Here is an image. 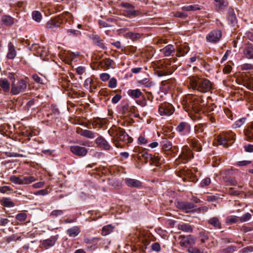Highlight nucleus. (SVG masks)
Listing matches in <instances>:
<instances>
[{
	"label": "nucleus",
	"instance_id": "1",
	"mask_svg": "<svg viewBox=\"0 0 253 253\" xmlns=\"http://www.w3.org/2000/svg\"><path fill=\"white\" fill-rule=\"evenodd\" d=\"M111 137V141L117 148H123L125 145L132 142L133 139L126 132L125 129L113 126L108 130Z\"/></svg>",
	"mask_w": 253,
	"mask_h": 253
},
{
	"label": "nucleus",
	"instance_id": "2",
	"mask_svg": "<svg viewBox=\"0 0 253 253\" xmlns=\"http://www.w3.org/2000/svg\"><path fill=\"white\" fill-rule=\"evenodd\" d=\"M148 151V150L140 147H135L134 149V152L137 153L138 159H140L142 157L144 158L146 163L149 161L151 165H154L156 167L160 166L164 161V158L158 154L156 156L149 154Z\"/></svg>",
	"mask_w": 253,
	"mask_h": 253
},
{
	"label": "nucleus",
	"instance_id": "3",
	"mask_svg": "<svg viewBox=\"0 0 253 253\" xmlns=\"http://www.w3.org/2000/svg\"><path fill=\"white\" fill-rule=\"evenodd\" d=\"M189 80L192 89L199 92H207L212 88L211 83L208 79L191 76L189 77Z\"/></svg>",
	"mask_w": 253,
	"mask_h": 253
},
{
	"label": "nucleus",
	"instance_id": "4",
	"mask_svg": "<svg viewBox=\"0 0 253 253\" xmlns=\"http://www.w3.org/2000/svg\"><path fill=\"white\" fill-rule=\"evenodd\" d=\"M204 99L201 96H195L192 99L193 104H192L191 109L192 112L196 114H200L201 112H206L208 113H211L212 115L214 114L213 112L216 108L214 104L212 103L204 106V104L201 105L204 102Z\"/></svg>",
	"mask_w": 253,
	"mask_h": 253
},
{
	"label": "nucleus",
	"instance_id": "5",
	"mask_svg": "<svg viewBox=\"0 0 253 253\" xmlns=\"http://www.w3.org/2000/svg\"><path fill=\"white\" fill-rule=\"evenodd\" d=\"M71 14L67 12L51 18L46 24V28L50 29L58 28L62 24H66L67 19L70 18Z\"/></svg>",
	"mask_w": 253,
	"mask_h": 253
},
{
	"label": "nucleus",
	"instance_id": "6",
	"mask_svg": "<svg viewBox=\"0 0 253 253\" xmlns=\"http://www.w3.org/2000/svg\"><path fill=\"white\" fill-rule=\"evenodd\" d=\"M28 81V78H25L19 80L16 84H12L11 93L13 95H17L21 92H25L27 87Z\"/></svg>",
	"mask_w": 253,
	"mask_h": 253
},
{
	"label": "nucleus",
	"instance_id": "7",
	"mask_svg": "<svg viewBox=\"0 0 253 253\" xmlns=\"http://www.w3.org/2000/svg\"><path fill=\"white\" fill-rule=\"evenodd\" d=\"M175 69L174 67L170 66L169 61H165L158 66L156 73L159 77H162L171 74Z\"/></svg>",
	"mask_w": 253,
	"mask_h": 253
},
{
	"label": "nucleus",
	"instance_id": "8",
	"mask_svg": "<svg viewBox=\"0 0 253 253\" xmlns=\"http://www.w3.org/2000/svg\"><path fill=\"white\" fill-rule=\"evenodd\" d=\"M124 8V15L128 18L135 17L141 14V12L135 10L134 6L128 2H122L121 4Z\"/></svg>",
	"mask_w": 253,
	"mask_h": 253
},
{
	"label": "nucleus",
	"instance_id": "9",
	"mask_svg": "<svg viewBox=\"0 0 253 253\" xmlns=\"http://www.w3.org/2000/svg\"><path fill=\"white\" fill-rule=\"evenodd\" d=\"M222 36L221 30L215 29L210 32L206 37L207 42L211 44H216L220 41Z\"/></svg>",
	"mask_w": 253,
	"mask_h": 253
},
{
	"label": "nucleus",
	"instance_id": "10",
	"mask_svg": "<svg viewBox=\"0 0 253 253\" xmlns=\"http://www.w3.org/2000/svg\"><path fill=\"white\" fill-rule=\"evenodd\" d=\"M175 111L174 106L167 102H164L159 105L158 112L161 116H170Z\"/></svg>",
	"mask_w": 253,
	"mask_h": 253
},
{
	"label": "nucleus",
	"instance_id": "11",
	"mask_svg": "<svg viewBox=\"0 0 253 253\" xmlns=\"http://www.w3.org/2000/svg\"><path fill=\"white\" fill-rule=\"evenodd\" d=\"M194 157L192 151L187 145L182 147L181 154L178 159L181 160V162L185 163Z\"/></svg>",
	"mask_w": 253,
	"mask_h": 253
},
{
	"label": "nucleus",
	"instance_id": "12",
	"mask_svg": "<svg viewBox=\"0 0 253 253\" xmlns=\"http://www.w3.org/2000/svg\"><path fill=\"white\" fill-rule=\"evenodd\" d=\"M176 130L182 136L188 135L191 131V126L187 122H180L176 126Z\"/></svg>",
	"mask_w": 253,
	"mask_h": 253
},
{
	"label": "nucleus",
	"instance_id": "13",
	"mask_svg": "<svg viewBox=\"0 0 253 253\" xmlns=\"http://www.w3.org/2000/svg\"><path fill=\"white\" fill-rule=\"evenodd\" d=\"M196 207V206L193 203L184 201L178 202L176 204V207L178 209L185 211L186 213H193Z\"/></svg>",
	"mask_w": 253,
	"mask_h": 253
},
{
	"label": "nucleus",
	"instance_id": "14",
	"mask_svg": "<svg viewBox=\"0 0 253 253\" xmlns=\"http://www.w3.org/2000/svg\"><path fill=\"white\" fill-rule=\"evenodd\" d=\"M70 150L74 155L79 157H84L88 153V150L85 147L78 145L71 146Z\"/></svg>",
	"mask_w": 253,
	"mask_h": 253
},
{
	"label": "nucleus",
	"instance_id": "15",
	"mask_svg": "<svg viewBox=\"0 0 253 253\" xmlns=\"http://www.w3.org/2000/svg\"><path fill=\"white\" fill-rule=\"evenodd\" d=\"M97 146L105 151H109L113 149L109 143L102 136L99 134L95 140Z\"/></svg>",
	"mask_w": 253,
	"mask_h": 253
},
{
	"label": "nucleus",
	"instance_id": "16",
	"mask_svg": "<svg viewBox=\"0 0 253 253\" xmlns=\"http://www.w3.org/2000/svg\"><path fill=\"white\" fill-rule=\"evenodd\" d=\"M77 132L81 136L89 139H93L96 136L99 135L98 133L94 132L93 131L88 129H83L80 127L77 129Z\"/></svg>",
	"mask_w": 253,
	"mask_h": 253
},
{
	"label": "nucleus",
	"instance_id": "17",
	"mask_svg": "<svg viewBox=\"0 0 253 253\" xmlns=\"http://www.w3.org/2000/svg\"><path fill=\"white\" fill-rule=\"evenodd\" d=\"M207 127V124H199L195 126L194 132L198 136V137L201 140V138L204 137L206 134L205 128Z\"/></svg>",
	"mask_w": 253,
	"mask_h": 253
},
{
	"label": "nucleus",
	"instance_id": "18",
	"mask_svg": "<svg viewBox=\"0 0 253 253\" xmlns=\"http://www.w3.org/2000/svg\"><path fill=\"white\" fill-rule=\"evenodd\" d=\"M227 19L229 24L232 27H234L237 24V18L234 10L230 7L227 11Z\"/></svg>",
	"mask_w": 253,
	"mask_h": 253
},
{
	"label": "nucleus",
	"instance_id": "19",
	"mask_svg": "<svg viewBox=\"0 0 253 253\" xmlns=\"http://www.w3.org/2000/svg\"><path fill=\"white\" fill-rule=\"evenodd\" d=\"M99 66L104 70H108L110 68L114 69L115 68V62L110 58H105L99 63Z\"/></svg>",
	"mask_w": 253,
	"mask_h": 253
},
{
	"label": "nucleus",
	"instance_id": "20",
	"mask_svg": "<svg viewBox=\"0 0 253 253\" xmlns=\"http://www.w3.org/2000/svg\"><path fill=\"white\" fill-rule=\"evenodd\" d=\"M174 85L172 80H168L161 82V90L165 94L173 89Z\"/></svg>",
	"mask_w": 253,
	"mask_h": 253
},
{
	"label": "nucleus",
	"instance_id": "21",
	"mask_svg": "<svg viewBox=\"0 0 253 253\" xmlns=\"http://www.w3.org/2000/svg\"><path fill=\"white\" fill-rule=\"evenodd\" d=\"M90 39L92 41L93 43L100 48L102 49H107V47L103 42V40L98 35L92 34L89 36Z\"/></svg>",
	"mask_w": 253,
	"mask_h": 253
},
{
	"label": "nucleus",
	"instance_id": "22",
	"mask_svg": "<svg viewBox=\"0 0 253 253\" xmlns=\"http://www.w3.org/2000/svg\"><path fill=\"white\" fill-rule=\"evenodd\" d=\"M245 139L249 142H253V122L244 129Z\"/></svg>",
	"mask_w": 253,
	"mask_h": 253
},
{
	"label": "nucleus",
	"instance_id": "23",
	"mask_svg": "<svg viewBox=\"0 0 253 253\" xmlns=\"http://www.w3.org/2000/svg\"><path fill=\"white\" fill-rule=\"evenodd\" d=\"M125 182L126 185L129 187L140 188L142 186V182L135 179L126 178L125 179Z\"/></svg>",
	"mask_w": 253,
	"mask_h": 253
},
{
	"label": "nucleus",
	"instance_id": "24",
	"mask_svg": "<svg viewBox=\"0 0 253 253\" xmlns=\"http://www.w3.org/2000/svg\"><path fill=\"white\" fill-rule=\"evenodd\" d=\"M188 142L192 145L193 148L197 152H200L202 150V146L200 140L195 137H189L187 139Z\"/></svg>",
	"mask_w": 253,
	"mask_h": 253
},
{
	"label": "nucleus",
	"instance_id": "25",
	"mask_svg": "<svg viewBox=\"0 0 253 253\" xmlns=\"http://www.w3.org/2000/svg\"><path fill=\"white\" fill-rule=\"evenodd\" d=\"M17 55V52L15 47L11 42H9L8 44V52L7 53L6 57L8 59H13Z\"/></svg>",
	"mask_w": 253,
	"mask_h": 253
},
{
	"label": "nucleus",
	"instance_id": "26",
	"mask_svg": "<svg viewBox=\"0 0 253 253\" xmlns=\"http://www.w3.org/2000/svg\"><path fill=\"white\" fill-rule=\"evenodd\" d=\"M0 205L5 208H12L15 206V203L9 197L0 198Z\"/></svg>",
	"mask_w": 253,
	"mask_h": 253
},
{
	"label": "nucleus",
	"instance_id": "27",
	"mask_svg": "<svg viewBox=\"0 0 253 253\" xmlns=\"http://www.w3.org/2000/svg\"><path fill=\"white\" fill-rule=\"evenodd\" d=\"M127 94L129 96L134 99L141 98V97H143L144 95L140 89L138 88L135 89H129L127 91Z\"/></svg>",
	"mask_w": 253,
	"mask_h": 253
},
{
	"label": "nucleus",
	"instance_id": "28",
	"mask_svg": "<svg viewBox=\"0 0 253 253\" xmlns=\"http://www.w3.org/2000/svg\"><path fill=\"white\" fill-rule=\"evenodd\" d=\"M189 50L190 48L188 45H181L177 48L176 56L178 57L183 56L189 52Z\"/></svg>",
	"mask_w": 253,
	"mask_h": 253
},
{
	"label": "nucleus",
	"instance_id": "29",
	"mask_svg": "<svg viewBox=\"0 0 253 253\" xmlns=\"http://www.w3.org/2000/svg\"><path fill=\"white\" fill-rule=\"evenodd\" d=\"M243 52L247 58L253 59V44H248L244 48Z\"/></svg>",
	"mask_w": 253,
	"mask_h": 253
},
{
	"label": "nucleus",
	"instance_id": "30",
	"mask_svg": "<svg viewBox=\"0 0 253 253\" xmlns=\"http://www.w3.org/2000/svg\"><path fill=\"white\" fill-rule=\"evenodd\" d=\"M1 21L5 26L10 27L14 23V18L8 15H3L2 16Z\"/></svg>",
	"mask_w": 253,
	"mask_h": 253
},
{
	"label": "nucleus",
	"instance_id": "31",
	"mask_svg": "<svg viewBox=\"0 0 253 253\" xmlns=\"http://www.w3.org/2000/svg\"><path fill=\"white\" fill-rule=\"evenodd\" d=\"M214 2L215 7L217 10L224 9L228 4L226 0H214Z\"/></svg>",
	"mask_w": 253,
	"mask_h": 253
},
{
	"label": "nucleus",
	"instance_id": "32",
	"mask_svg": "<svg viewBox=\"0 0 253 253\" xmlns=\"http://www.w3.org/2000/svg\"><path fill=\"white\" fill-rule=\"evenodd\" d=\"M180 244L181 246L189 249L195 244V240L194 238H182Z\"/></svg>",
	"mask_w": 253,
	"mask_h": 253
},
{
	"label": "nucleus",
	"instance_id": "33",
	"mask_svg": "<svg viewBox=\"0 0 253 253\" xmlns=\"http://www.w3.org/2000/svg\"><path fill=\"white\" fill-rule=\"evenodd\" d=\"M163 53L165 56L173 55L175 53V48L172 44H168L163 49Z\"/></svg>",
	"mask_w": 253,
	"mask_h": 253
},
{
	"label": "nucleus",
	"instance_id": "34",
	"mask_svg": "<svg viewBox=\"0 0 253 253\" xmlns=\"http://www.w3.org/2000/svg\"><path fill=\"white\" fill-rule=\"evenodd\" d=\"M0 87L5 92H8L10 90V83L6 79H0Z\"/></svg>",
	"mask_w": 253,
	"mask_h": 253
},
{
	"label": "nucleus",
	"instance_id": "35",
	"mask_svg": "<svg viewBox=\"0 0 253 253\" xmlns=\"http://www.w3.org/2000/svg\"><path fill=\"white\" fill-rule=\"evenodd\" d=\"M95 242L94 238H84V243L85 244L86 248L91 250H95L97 248Z\"/></svg>",
	"mask_w": 253,
	"mask_h": 253
},
{
	"label": "nucleus",
	"instance_id": "36",
	"mask_svg": "<svg viewBox=\"0 0 253 253\" xmlns=\"http://www.w3.org/2000/svg\"><path fill=\"white\" fill-rule=\"evenodd\" d=\"M51 113L47 114V117L53 116L54 118H58L60 115V111L57 106L54 104L51 105L50 107Z\"/></svg>",
	"mask_w": 253,
	"mask_h": 253
},
{
	"label": "nucleus",
	"instance_id": "37",
	"mask_svg": "<svg viewBox=\"0 0 253 253\" xmlns=\"http://www.w3.org/2000/svg\"><path fill=\"white\" fill-rule=\"evenodd\" d=\"M178 229L182 230L186 232L191 233L192 232L193 228L191 225L188 223L182 222L177 225Z\"/></svg>",
	"mask_w": 253,
	"mask_h": 253
},
{
	"label": "nucleus",
	"instance_id": "38",
	"mask_svg": "<svg viewBox=\"0 0 253 253\" xmlns=\"http://www.w3.org/2000/svg\"><path fill=\"white\" fill-rule=\"evenodd\" d=\"M160 144L163 150L165 151H169L172 148L171 142L166 138L164 139L160 142Z\"/></svg>",
	"mask_w": 253,
	"mask_h": 253
},
{
	"label": "nucleus",
	"instance_id": "39",
	"mask_svg": "<svg viewBox=\"0 0 253 253\" xmlns=\"http://www.w3.org/2000/svg\"><path fill=\"white\" fill-rule=\"evenodd\" d=\"M27 218V214L24 212L19 213L15 216V221L18 224H22L25 221Z\"/></svg>",
	"mask_w": 253,
	"mask_h": 253
},
{
	"label": "nucleus",
	"instance_id": "40",
	"mask_svg": "<svg viewBox=\"0 0 253 253\" xmlns=\"http://www.w3.org/2000/svg\"><path fill=\"white\" fill-rule=\"evenodd\" d=\"M115 226L112 225V224L107 225L104 226L102 229L101 234L102 236H107L111 233L113 229H114Z\"/></svg>",
	"mask_w": 253,
	"mask_h": 253
},
{
	"label": "nucleus",
	"instance_id": "41",
	"mask_svg": "<svg viewBox=\"0 0 253 253\" xmlns=\"http://www.w3.org/2000/svg\"><path fill=\"white\" fill-rule=\"evenodd\" d=\"M79 227L74 226L67 230V233L70 237H76L79 235L80 232Z\"/></svg>",
	"mask_w": 253,
	"mask_h": 253
},
{
	"label": "nucleus",
	"instance_id": "42",
	"mask_svg": "<svg viewBox=\"0 0 253 253\" xmlns=\"http://www.w3.org/2000/svg\"><path fill=\"white\" fill-rule=\"evenodd\" d=\"M228 138L225 136V134H223L220 135L217 140L218 144L220 145H223L225 147H228L229 146L228 142L227 141Z\"/></svg>",
	"mask_w": 253,
	"mask_h": 253
},
{
	"label": "nucleus",
	"instance_id": "43",
	"mask_svg": "<svg viewBox=\"0 0 253 253\" xmlns=\"http://www.w3.org/2000/svg\"><path fill=\"white\" fill-rule=\"evenodd\" d=\"M182 10L184 11H196L200 10L201 6L198 4L189 5L187 6H184L181 7Z\"/></svg>",
	"mask_w": 253,
	"mask_h": 253
},
{
	"label": "nucleus",
	"instance_id": "44",
	"mask_svg": "<svg viewBox=\"0 0 253 253\" xmlns=\"http://www.w3.org/2000/svg\"><path fill=\"white\" fill-rule=\"evenodd\" d=\"M208 223L211 225L215 228H221V223L218 219L216 217L210 218L208 220Z\"/></svg>",
	"mask_w": 253,
	"mask_h": 253
},
{
	"label": "nucleus",
	"instance_id": "45",
	"mask_svg": "<svg viewBox=\"0 0 253 253\" xmlns=\"http://www.w3.org/2000/svg\"><path fill=\"white\" fill-rule=\"evenodd\" d=\"M55 238H47L42 241V245L45 248L53 246L55 243Z\"/></svg>",
	"mask_w": 253,
	"mask_h": 253
},
{
	"label": "nucleus",
	"instance_id": "46",
	"mask_svg": "<svg viewBox=\"0 0 253 253\" xmlns=\"http://www.w3.org/2000/svg\"><path fill=\"white\" fill-rule=\"evenodd\" d=\"M136 110V108L135 106H129L128 105H126L123 106V111L125 114L128 113H135Z\"/></svg>",
	"mask_w": 253,
	"mask_h": 253
},
{
	"label": "nucleus",
	"instance_id": "47",
	"mask_svg": "<svg viewBox=\"0 0 253 253\" xmlns=\"http://www.w3.org/2000/svg\"><path fill=\"white\" fill-rule=\"evenodd\" d=\"M126 36L127 38H129L133 41H136L141 37V35L139 33L131 32L127 33L126 34Z\"/></svg>",
	"mask_w": 253,
	"mask_h": 253
},
{
	"label": "nucleus",
	"instance_id": "48",
	"mask_svg": "<svg viewBox=\"0 0 253 253\" xmlns=\"http://www.w3.org/2000/svg\"><path fill=\"white\" fill-rule=\"evenodd\" d=\"M227 223L228 224H234L240 221V217L235 215H231L227 217Z\"/></svg>",
	"mask_w": 253,
	"mask_h": 253
},
{
	"label": "nucleus",
	"instance_id": "49",
	"mask_svg": "<svg viewBox=\"0 0 253 253\" xmlns=\"http://www.w3.org/2000/svg\"><path fill=\"white\" fill-rule=\"evenodd\" d=\"M67 34L68 36L79 37L81 35V32L77 30L69 29L67 30Z\"/></svg>",
	"mask_w": 253,
	"mask_h": 253
},
{
	"label": "nucleus",
	"instance_id": "50",
	"mask_svg": "<svg viewBox=\"0 0 253 253\" xmlns=\"http://www.w3.org/2000/svg\"><path fill=\"white\" fill-rule=\"evenodd\" d=\"M32 18L36 22H40L42 18V14L39 11H34L32 12Z\"/></svg>",
	"mask_w": 253,
	"mask_h": 253
},
{
	"label": "nucleus",
	"instance_id": "51",
	"mask_svg": "<svg viewBox=\"0 0 253 253\" xmlns=\"http://www.w3.org/2000/svg\"><path fill=\"white\" fill-rule=\"evenodd\" d=\"M35 181L34 176H24L22 178V184H28Z\"/></svg>",
	"mask_w": 253,
	"mask_h": 253
},
{
	"label": "nucleus",
	"instance_id": "52",
	"mask_svg": "<svg viewBox=\"0 0 253 253\" xmlns=\"http://www.w3.org/2000/svg\"><path fill=\"white\" fill-rule=\"evenodd\" d=\"M138 144L140 145H145L148 142V139L146 138L144 134H141L138 137L137 139Z\"/></svg>",
	"mask_w": 253,
	"mask_h": 253
},
{
	"label": "nucleus",
	"instance_id": "53",
	"mask_svg": "<svg viewBox=\"0 0 253 253\" xmlns=\"http://www.w3.org/2000/svg\"><path fill=\"white\" fill-rule=\"evenodd\" d=\"M38 102V99H35L34 98L30 99L25 106V109L29 110L32 107L34 106Z\"/></svg>",
	"mask_w": 253,
	"mask_h": 253
},
{
	"label": "nucleus",
	"instance_id": "54",
	"mask_svg": "<svg viewBox=\"0 0 253 253\" xmlns=\"http://www.w3.org/2000/svg\"><path fill=\"white\" fill-rule=\"evenodd\" d=\"M246 121L245 118H242L237 120L233 125V127L234 128H238L245 124Z\"/></svg>",
	"mask_w": 253,
	"mask_h": 253
},
{
	"label": "nucleus",
	"instance_id": "55",
	"mask_svg": "<svg viewBox=\"0 0 253 253\" xmlns=\"http://www.w3.org/2000/svg\"><path fill=\"white\" fill-rule=\"evenodd\" d=\"M136 47L135 46H133L132 45L128 46L125 48L124 52L126 54L134 53L136 51Z\"/></svg>",
	"mask_w": 253,
	"mask_h": 253
},
{
	"label": "nucleus",
	"instance_id": "56",
	"mask_svg": "<svg viewBox=\"0 0 253 253\" xmlns=\"http://www.w3.org/2000/svg\"><path fill=\"white\" fill-rule=\"evenodd\" d=\"M252 217V215L249 212L244 214L241 217H240V222H244L249 221Z\"/></svg>",
	"mask_w": 253,
	"mask_h": 253
},
{
	"label": "nucleus",
	"instance_id": "57",
	"mask_svg": "<svg viewBox=\"0 0 253 253\" xmlns=\"http://www.w3.org/2000/svg\"><path fill=\"white\" fill-rule=\"evenodd\" d=\"M225 136L228 138L227 141L229 143L230 141H235L236 139V134L232 131H229L224 134Z\"/></svg>",
	"mask_w": 253,
	"mask_h": 253
},
{
	"label": "nucleus",
	"instance_id": "58",
	"mask_svg": "<svg viewBox=\"0 0 253 253\" xmlns=\"http://www.w3.org/2000/svg\"><path fill=\"white\" fill-rule=\"evenodd\" d=\"M93 84V81L90 78H87L84 82V86L86 89H90V86Z\"/></svg>",
	"mask_w": 253,
	"mask_h": 253
},
{
	"label": "nucleus",
	"instance_id": "59",
	"mask_svg": "<svg viewBox=\"0 0 253 253\" xmlns=\"http://www.w3.org/2000/svg\"><path fill=\"white\" fill-rule=\"evenodd\" d=\"M211 182V180L210 178L209 177H206L204 179H203L201 183H200V186L201 187H205L207 186H209Z\"/></svg>",
	"mask_w": 253,
	"mask_h": 253
},
{
	"label": "nucleus",
	"instance_id": "60",
	"mask_svg": "<svg viewBox=\"0 0 253 253\" xmlns=\"http://www.w3.org/2000/svg\"><path fill=\"white\" fill-rule=\"evenodd\" d=\"M117 81L116 78H111L108 84V87L111 88H114L117 86Z\"/></svg>",
	"mask_w": 253,
	"mask_h": 253
},
{
	"label": "nucleus",
	"instance_id": "61",
	"mask_svg": "<svg viewBox=\"0 0 253 253\" xmlns=\"http://www.w3.org/2000/svg\"><path fill=\"white\" fill-rule=\"evenodd\" d=\"M208 211V208L206 206H203L201 207H199L197 209H194V211H193V213L194 212H197V213H201V212H207Z\"/></svg>",
	"mask_w": 253,
	"mask_h": 253
},
{
	"label": "nucleus",
	"instance_id": "62",
	"mask_svg": "<svg viewBox=\"0 0 253 253\" xmlns=\"http://www.w3.org/2000/svg\"><path fill=\"white\" fill-rule=\"evenodd\" d=\"M64 211L60 210H55L52 211L50 213V216L52 217H57L63 214Z\"/></svg>",
	"mask_w": 253,
	"mask_h": 253
},
{
	"label": "nucleus",
	"instance_id": "63",
	"mask_svg": "<svg viewBox=\"0 0 253 253\" xmlns=\"http://www.w3.org/2000/svg\"><path fill=\"white\" fill-rule=\"evenodd\" d=\"M78 54L76 55L75 53L68 51L67 53L66 54V57L68 58L69 60V62L70 63L73 61L74 58L77 56Z\"/></svg>",
	"mask_w": 253,
	"mask_h": 253
},
{
	"label": "nucleus",
	"instance_id": "64",
	"mask_svg": "<svg viewBox=\"0 0 253 253\" xmlns=\"http://www.w3.org/2000/svg\"><path fill=\"white\" fill-rule=\"evenodd\" d=\"M241 69L243 71H247L253 69V64L245 63L241 65Z\"/></svg>",
	"mask_w": 253,
	"mask_h": 253
}]
</instances>
